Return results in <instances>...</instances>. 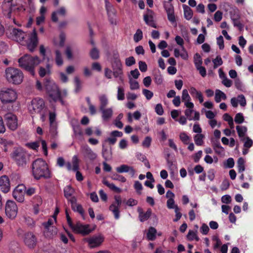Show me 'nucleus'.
<instances>
[{
  "mask_svg": "<svg viewBox=\"0 0 253 253\" xmlns=\"http://www.w3.org/2000/svg\"><path fill=\"white\" fill-rule=\"evenodd\" d=\"M185 107L187 109L184 111V114L188 120L199 121L200 120L199 112L193 109L194 107V103H193L192 106Z\"/></svg>",
  "mask_w": 253,
  "mask_h": 253,
  "instance_id": "obj_16",
  "label": "nucleus"
},
{
  "mask_svg": "<svg viewBox=\"0 0 253 253\" xmlns=\"http://www.w3.org/2000/svg\"><path fill=\"white\" fill-rule=\"evenodd\" d=\"M17 98V93L12 88L3 87L0 89V100L3 104L13 103Z\"/></svg>",
  "mask_w": 253,
  "mask_h": 253,
  "instance_id": "obj_6",
  "label": "nucleus"
},
{
  "mask_svg": "<svg viewBox=\"0 0 253 253\" xmlns=\"http://www.w3.org/2000/svg\"><path fill=\"white\" fill-rule=\"evenodd\" d=\"M115 201L109 207V210L111 211L116 219L120 218L119 208L122 203V199L120 196H115L114 197Z\"/></svg>",
  "mask_w": 253,
  "mask_h": 253,
  "instance_id": "obj_13",
  "label": "nucleus"
},
{
  "mask_svg": "<svg viewBox=\"0 0 253 253\" xmlns=\"http://www.w3.org/2000/svg\"><path fill=\"white\" fill-rule=\"evenodd\" d=\"M155 82L157 84H161L163 81V76L161 74H157L155 75L154 77Z\"/></svg>",
  "mask_w": 253,
  "mask_h": 253,
  "instance_id": "obj_64",
  "label": "nucleus"
},
{
  "mask_svg": "<svg viewBox=\"0 0 253 253\" xmlns=\"http://www.w3.org/2000/svg\"><path fill=\"white\" fill-rule=\"evenodd\" d=\"M234 161L232 158H228L226 162L224 163V167L226 168H232L234 166Z\"/></svg>",
  "mask_w": 253,
  "mask_h": 253,
  "instance_id": "obj_56",
  "label": "nucleus"
},
{
  "mask_svg": "<svg viewBox=\"0 0 253 253\" xmlns=\"http://www.w3.org/2000/svg\"><path fill=\"white\" fill-rule=\"evenodd\" d=\"M117 97L118 100L122 101L125 99V89L121 86L117 87Z\"/></svg>",
  "mask_w": 253,
  "mask_h": 253,
  "instance_id": "obj_41",
  "label": "nucleus"
},
{
  "mask_svg": "<svg viewBox=\"0 0 253 253\" xmlns=\"http://www.w3.org/2000/svg\"><path fill=\"white\" fill-rule=\"evenodd\" d=\"M8 36L12 40L21 44L26 43L28 49L31 52L34 51L38 43V38L35 29L28 36L27 40H25L27 34L20 29L11 28L7 33Z\"/></svg>",
  "mask_w": 253,
  "mask_h": 253,
  "instance_id": "obj_1",
  "label": "nucleus"
},
{
  "mask_svg": "<svg viewBox=\"0 0 253 253\" xmlns=\"http://www.w3.org/2000/svg\"><path fill=\"white\" fill-rule=\"evenodd\" d=\"M100 106L99 109L104 108L109 103L108 97L105 94H101L98 97Z\"/></svg>",
  "mask_w": 253,
  "mask_h": 253,
  "instance_id": "obj_32",
  "label": "nucleus"
},
{
  "mask_svg": "<svg viewBox=\"0 0 253 253\" xmlns=\"http://www.w3.org/2000/svg\"><path fill=\"white\" fill-rule=\"evenodd\" d=\"M242 141L244 142V147L245 148H250L253 145V140L248 136L243 138V140Z\"/></svg>",
  "mask_w": 253,
  "mask_h": 253,
  "instance_id": "obj_45",
  "label": "nucleus"
},
{
  "mask_svg": "<svg viewBox=\"0 0 253 253\" xmlns=\"http://www.w3.org/2000/svg\"><path fill=\"white\" fill-rule=\"evenodd\" d=\"M181 98L182 101L184 103L185 106H192L193 103L191 101V98L187 89H184L182 90Z\"/></svg>",
  "mask_w": 253,
  "mask_h": 253,
  "instance_id": "obj_24",
  "label": "nucleus"
},
{
  "mask_svg": "<svg viewBox=\"0 0 253 253\" xmlns=\"http://www.w3.org/2000/svg\"><path fill=\"white\" fill-rule=\"evenodd\" d=\"M227 97L226 94L219 89H216L215 91V101L217 103L220 102L222 99L225 100Z\"/></svg>",
  "mask_w": 253,
  "mask_h": 253,
  "instance_id": "obj_34",
  "label": "nucleus"
},
{
  "mask_svg": "<svg viewBox=\"0 0 253 253\" xmlns=\"http://www.w3.org/2000/svg\"><path fill=\"white\" fill-rule=\"evenodd\" d=\"M214 64V68H216L221 65L223 63L222 60L220 56H217L216 58L212 60Z\"/></svg>",
  "mask_w": 253,
  "mask_h": 253,
  "instance_id": "obj_59",
  "label": "nucleus"
},
{
  "mask_svg": "<svg viewBox=\"0 0 253 253\" xmlns=\"http://www.w3.org/2000/svg\"><path fill=\"white\" fill-rule=\"evenodd\" d=\"M25 195V186L23 184L18 185L13 192V198L18 202H24Z\"/></svg>",
  "mask_w": 253,
  "mask_h": 253,
  "instance_id": "obj_14",
  "label": "nucleus"
},
{
  "mask_svg": "<svg viewBox=\"0 0 253 253\" xmlns=\"http://www.w3.org/2000/svg\"><path fill=\"white\" fill-rule=\"evenodd\" d=\"M44 87L50 102L60 100L61 104H63V101L61 99V93L59 88L53 81L46 79L44 83Z\"/></svg>",
  "mask_w": 253,
  "mask_h": 253,
  "instance_id": "obj_4",
  "label": "nucleus"
},
{
  "mask_svg": "<svg viewBox=\"0 0 253 253\" xmlns=\"http://www.w3.org/2000/svg\"><path fill=\"white\" fill-rule=\"evenodd\" d=\"M143 38V33L140 29H137L136 33L134 35L133 40L135 42H138Z\"/></svg>",
  "mask_w": 253,
  "mask_h": 253,
  "instance_id": "obj_48",
  "label": "nucleus"
},
{
  "mask_svg": "<svg viewBox=\"0 0 253 253\" xmlns=\"http://www.w3.org/2000/svg\"><path fill=\"white\" fill-rule=\"evenodd\" d=\"M179 138L181 141L185 144H187L190 140L189 136L184 132L180 133Z\"/></svg>",
  "mask_w": 253,
  "mask_h": 253,
  "instance_id": "obj_49",
  "label": "nucleus"
},
{
  "mask_svg": "<svg viewBox=\"0 0 253 253\" xmlns=\"http://www.w3.org/2000/svg\"><path fill=\"white\" fill-rule=\"evenodd\" d=\"M237 98L238 103H239L241 106L245 107L246 105V100L244 95H239Z\"/></svg>",
  "mask_w": 253,
  "mask_h": 253,
  "instance_id": "obj_58",
  "label": "nucleus"
},
{
  "mask_svg": "<svg viewBox=\"0 0 253 253\" xmlns=\"http://www.w3.org/2000/svg\"><path fill=\"white\" fill-rule=\"evenodd\" d=\"M189 92L193 97L196 98H198L201 94H202L201 91L197 90L196 88L193 86L190 87Z\"/></svg>",
  "mask_w": 253,
  "mask_h": 253,
  "instance_id": "obj_44",
  "label": "nucleus"
},
{
  "mask_svg": "<svg viewBox=\"0 0 253 253\" xmlns=\"http://www.w3.org/2000/svg\"><path fill=\"white\" fill-rule=\"evenodd\" d=\"M56 219L55 217L49 218L47 222H43L44 236L48 238H52L57 233L58 230L55 226Z\"/></svg>",
  "mask_w": 253,
  "mask_h": 253,
  "instance_id": "obj_7",
  "label": "nucleus"
},
{
  "mask_svg": "<svg viewBox=\"0 0 253 253\" xmlns=\"http://www.w3.org/2000/svg\"><path fill=\"white\" fill-rule=\"evenodd\" d=\"M36 189L33 187H26L25 186V195L31 196L36 193Z\"/></svg>",
  "mask_w": 253,
  "mask_h": 253,
  "instance_id": "obj_60",
  "label": "nucleus"
},
{
  "mask_svg": "<svg viewBox=\"0 0 253 253\" xmlns=\"http://www.w3.org/2000/svg\"><path fill=\"white\" fill-rule=\"evenodd\" d=\"M194 64L196 68L202 66V59L199 53H196L194 56Z\"/></svg>",
  "mask_w": 253,
  "mask_h": 253,
  "instance_id": "obj_46",
  "label": "nucleus"
},
{
  "mask_svg": "<svg viewBox=\"0 0 253 253\" xmlns=\"http://www.w3.org/2000/svg\"><path fill=\"white\" fill-rule=\"evenodd\" d=\"M0 189L4 193H7L10 190L9 178L6 175L0 177Z\"/></svg>",
  "mask_w": 253,
  "mask_h": 253,
  "instance_id": "obj_20",
  "label": "nucleus"
},
{
  "mask_svg": "<svg viewBox=\"0 0 253 253\" xmlns=\"http://www.w3.org/2000/svg\"><path fill=\"white\" fill-rule=\"evenodd\" d=\"M73 192V189L69 185L66 186L64 188V195L67 199H69L72 196Z\"/></svg>",
  "mask_w": 253,
  "mask_h": 253,
  "instance_id": "obj_47",
  "label": "nucleus"
},
{
  "mask_svg": "<svg viewBox=\"0 0 253 253\" xmlns=\"http://www.w3.org/2000/svg\"><path fill=\"white\" fill-rule=\"evenodd\" d=\"M237 167L238 172L239 173H243L245 169V161L243 158H239L237 161Z\"/></svg>",
  "mask_w": 253,
  "mask_h": 253,
  "instance_id": "obj_37",
  "label": "nucleus"
},
{
  "mask_svg": "<svg viewBox=\"0 0 253 253\" xmlns=\"http://www.w3.org/2000/svg\"><path fill=\"white\" fill-rule=\"evenodd\" d=\"M112 149L111 148H107L104 145H102V156L105 161H109L112 159Z\"/></svg>",
  "mask_w": 253,
  "mask_h": 253,
  "instance_id": "obj_28",
  "label": "nucleus"
},
{
  "mask_svg": "<svg viewBox=\"0 0 253 253\" xmlns=\"http://www.w3.org/2000/svg\"><path fill=\"white\" fill-rule=\"evenodd\" d=\"M4 120L7 127L12 130H15L18 127L17 117L11 113H8L4 115Z\"/></svg>",
  "mask_w": 253,
  "mask_h": 253,
  "instance_id": "obj_12",
  "label": "nucleus"
},
{
  "mask_svg": "<svg viewBox=\"0 0 253 253\" xmlns=\"http://www.w3.org/2000/svg\"><path fill=\"white\" fill-rule=\"evenodd\" d=\"M102 114V118L105 121L109 120L113 114V110L112 107L104 108L99 109Z\"/></svg>",
  "mask_w": 253,
  "mask_h": 253,
  "instance_id": "obj_22",
  "label": "nucleus"
},
{
  "mask_svg": "<svg viewBox=\"0 0 253 253\" xmlns=\"http://www.w3.org/2000/svg\"><path fill=\"white\" fill-rule=\"evenodd\" d=\"M112 69L114 78L118 79L117 82L119 84H123L124 83V78L122 68Z\"/></svg>",
  "mask_w": 253,
  "mask_h": 253,
  "instance_id": "obj_25",
  "label": "nucleus"
},
{
  "mask_svg": "<svg viewBox=\"0 0 253 253\" xmlns=\"http://www.w3.org/2000/svg\"><path fill=\"white\" fill-rule=\"evenodd\" d=\"M5 77L8 83L19 84L23 82L24 75L22 72L17 68L8 67L5 70Z\"/></svg>",
  "mask_w": 253,
  "mask_h": 253,
  "instance_id": "obj_5",
  "label": "nucleus"
},
{
  "mask_svg": "<svg viewBox=\"0 0 253 253\" xmlns=\"http://www.w3.org/2000/svg\"><path fill=\"white\" fill-rule=\"evenodd\" d=\"M112 69L122 68V64L120 59L118 57H115L114 58L113 61L112 63Z\"/></svg>",
  "mask_w": 253,
  "mask_h": 253,
  "instance_id": "obj_43",
  "label": "nucleus"
},
{
  "mask_svg": "<svg viewBox=\"0 0 253 253\" xmlns=\"http://www.w3.org/2000/svg\"><path fill=\"white\" fill-rule=\"evenodd\" d=\"M39 74L40 77H44L46 75H49L51 74V66L49 64H47L46 67H40Z\"/></svg>",
  "mask_w": 253,
  "mask_h": 253,
  "instance_id": "obj_29",
  "label": "nucleus"
},
{
  "mask_svg": "<svg viewBox=\"0 0 253 253\" xmlns=\"http://www.w3.org/2000/svg\"><path fill=\"white\" fill-rule=\"evenodd\" d=\"M90 56L93 59H97L99 57L98 50L96 48L93 47L90 51Z\"/></svg>",
  "mask_w": 253,
  "mask_h": 253,
  "instance_id": "obj_53",
  "label": "nucleus"
},
{
  "mask_svg": "<svg viewBox=\"0 0 253 253\" xmlns=\"http://www.w3.org/2000/svg\"><path fill=\"white\" fill-rule=\"evenodd\" d=\"M174 55L176 58L181 57L184 60H187L188 57V53L184 46H182V48H181V52H180L178 48H174Z\"/></svg>",
  "mask_w": 253,
  "mask_h": 253,
  "instance_id": "obj_26",
  "label": "nucleus"
},
{
  "mask_svg": "<svg viewBox=\"0 0 253 253\" xmlns=\"http://www.w3.org/2000/svg\"><path fill=\"white\" fill-rule=\"evenodd\" d=\"M204 135L201 133L195 135L194 137L195 144L198 146H202L204 143Z\"/></svg>",
  "mask_w": 253,
  "mask_h": 253,
  "instance_id": "obj_39",
  "label": "nucleus"
},
{
  "mask_svg": "<svg viewBox=\"0 0 253 253\" xmlns=\"http://www.w3.org/2000/svg\"><path fill=\"white\" fill-rule=\"evenodd\" d=\"M129 83L131 90H136L139 88V85L138 82L131 77L129 78Z\"/></svg>",
  "mask_w": 253,
  "mask_h": 253,
  "instance_id": "obj_40",
  "label": "nucleus"
},
{
  "mask_svg": "<svg viewBox=\"0 0 253 253\" xmlns=\"http://www.w3.org/2000/svg\"><path fill=\"white\" fill-rule=\"evenodd\" d=\"M183 8L184 18L187 20H190L192 18L193 15L192 10L188 6L185 4L183 5Z\"/></svg>",
  "mask_w": 253,
  "mask_h": 253,
  "instance_id": "obj_33",
  "label": "nucleus"
},
{
  "mask_svg": "<svg viewBox=\"0 0 253 253\" xmlns=\"http://www.w3.org/2000/svg\"><path fill=\"white\" fill-rule=\"evenodd\" d=\"M104 240V236L101 233H98L85 238L84 241L89 248L95 249L101 246Z\"/></svg>",
  "mask_w": 253,
  "mask_h": 253,
  "instance_id": "obj_8",
  "label": "nucleus"
},
{
  "mask_svg": "<svg viewBox=\"0 0 253 253\" xmlns=\"http://www.w3.org/2000/svg\"><path fill=\"white\" fill-rule=\"evenodd\" d=\"M5 212L7 217L10 219H14L17 214L18 207L16 203L11 200L7 201L5 208Z\"/></svg>",
  "mask_w": 253,
  "mask_h": 253,
  "instance_id": "obj_11",
  "label": "nucleus"
},
{
  "mask_svg": "<svg viewBox=\"0 0 253 253\" xmlns=\"http://www.w3.org/2000/svg\"><path fill=\"white\" fill-rule=\"evenodd\" d=\"M134 187L138 194H141V190H142L143 187L141 183L139 181H135Z\"/></svg>",
  "mask_w": 253,
  "mask_h": 253,
  "instance_id": "obj_61",
  "label": "nucleus"
},
{
  "mask_svg": "<svg viewBox=\"0 0 253 253\" xmlns=\"http://www.w3.org/2000/svg\"><path fill=\"white\" fill-rule=\"evenodd\" d=\"M234 121L237 124H242L244 121V117L241 113H237L234 118Z\"/></svg>",
  "mask_w": 253,
  "mask_h": 253,
  "instance_id": "obj_55",
  "label": "nucleus"
},
{
  "mask_svg": "<svg viewBox=\"0 0 253 253\" xmlns=\"http://www.w3.org/2000/svg\"><path fill=\"white\" fill-rule=\"evenodd\" d=\"M24 242L29 248H33L36 245L37 240L32 233L28 232L25 234Z\"/></svg>",
  "mask_w": 253,
  "mask_h": 253,
  "instance_id": "obj_18",
  "label": "nucleus"
},
{
  "mask_svg": "<svg viewBox=\"0 0 253 253\" xmlns=\"http://www.w3.org/2000/svg\"><path fill=\"white\" fill-rule=\"evenodd\" d=\"M103 183L109 187L110 189L117 193H121L122 192V190L120 188L116 186L113 183H109L107 180L105 179L103 180Z\"/></svg>",
  "mask_w": 253,
  "mask_h": 253,
  "instance_id": "obj_36",
  "label": "nucleus"
},
{
  "mask_svg": "<svg viewBox=\"0 0 253 253\" xmlns=\"http://www.w3.org/2000/svg\"><path fill=\"white\" fill-rule=\"evenodd\" d=\"M116 170L119 173L129 172L132 177L134 176L135 173L134 169L132 167L126 165H121L116 168Z\"/></svg>",
  "mask_w": 253,
  "mask_h": 253,
  "instance_id": "obj_21",
  "label": "nucleus"
},
{
  "mask_svg": "<svg viewBox=\"0 0 253 253\" xmlns=\"http://www.w3.org/2000/svg\"><path fill=\"white\" fill-rule=\"evenodd\" d=\"M41 62V60L37 56L32 57L28 54H25L18 59L19 67L29 72L33 76L35 75V67Z\"/></svg>",
  "mask_w": 253,
  "mask_h": 253,
  "instance_id": "obj_3",
  "label": "nucleus"
},
{
  "mask_svg": "<svg viewBox=\"0 0 253 253\" xmlns=\"http://www.w3.org/2000/svg\"><path fill=\"white\" fill-rule=\"evenodd\" d=\"M142 93L147 100L151 99L154 95L152 91L147 89H143L142 90Z\"/></svg>",
  "mask_w": 253,
  "mask_h": 253,
  "instance_id": "obj_57",
  "label": "nucleus"
},
{
  "mask_svg": "<svg viewBox=\"0 0 253 253\" xmlns=\"http://www.w3.org/2000/svg\"><path fill=\"white\" fill-rule=\"evenodd\" d=\"M152 139L150 136H147L142 142V146L146 148H149L151 145Z\"/></svg>",
  "mask_w": 253,
  "mask_h": 253,
  "instance_id": "obj_62",
  "label": "nucleus"
},
{
  "mask_svg": "<svg viewBox=\"0 0 253 253\" xmlns=\"http://www.w3.org/2000/svg\"><path fill=\"white\" fill-rule=\"evenodd\" d=\"M81 150L84 157L89 161H94L97 158V154L86 144L81 146Z\"/></svg>",
  "mask_w": 253,
  "mask_h": 253,
  "instance_id": "obj_17",
  "label": "nucleus"
},
{
  "mask_svg": "<svg viewBox=\"0 0 253 253\" xmlns=\"http://www.w3.org/2000/svg\"><path fill=\"white\" fill-rule=\"evenodd\" d=\"M71 228L75 233H80L84 235L89 234L93 230L90 228L89 225L83 224L80 222H78L76 224L74 225Z\"/></svg>",
  "mask_w": 253,
  "mask_h": 253,
  "instance_id": "obj_15",
  "label": "nucleus"
},
{
  "mask_svg": "<svg viewBox=\"0 0 253 253\" xmlns=\"http://www.w3.org/2000/svg\"><path fill=\"white\" fill-rule=\"evenodd\" d=\"M187 239L190 241L195 240L197 241L199 240V237L197 236L196 232L193 230H189L187 235Z\"/></svg>",
  "mask_w": 253,
  "mask_h": 253,
  "instance_id": "obj_42",
  "label": "nucleus"
},
{
  "mask_svg": "<svg viewBox=\"0 0 253 253\" xmlns=\"http://www.w3.org/2000/svg\"><path fill=\"white\" fill-rule=\"evenodd\" d=\"M56 64L58 66H61L63 64V61L61 52L58 50L55 51V57Z\"/></svg>",
  "mask_w": 253,
  "mask_h": 253,
  "instance_id": "obj_38",
  "label": "nucleus"
},
{
  "mask_svg": "<svg viewBox=\"0 0 253 253\" xmlns=\"http://www.w3.org/2000/svg\"><path fill=\"white\" fill-rule=\"evenodd\" d=\"M32 174L35 179L37 180L51 177V172L47 163L42 159H38L33 162Z\"/></svg>",
  "mask_w": 253,
  "mask_h": 253,
  "instance_id": "obj_2",
  "label": "nucleus"
},
{
  "mask_svg": "<svg viewBox=\"0 0 253 253\" xmlns=\"http://www.w3.org/2000/svg\"><path fill=\"white\" fill-rule=\"evenodd\" d=\"M74 82L75 84V91L79 92L82 87V82L78 77H75L74 78Z\"/></svg>",
  "mask_w": 253,
  "mask_h": 253,
  "instance_id": "obj_54",
  "label": "nucleus"
},
{
  "mask_svg": "<svg viewBox=\"0 0 253 253\" xmlns=\"http://www.w3.org/2000/svg\"><path fill=\"white\" fill-rule=\"evenodd\" d=\"M157 230L153 227L149 228L147 233V238L148 240L153 241L156 237Z\"/></svg>",
  "mask_w": 253,
  "mask_h": 253,
  "instance_id": "obj_35",
  "label": "nucleus"
},
{
  "mask_svg": "<svg viewBox=\"0 0 253 253\" xmlns=\"http://www.w3.org/2000/svg\"><path fill=\"white\" fill-rule=\"evenodd\" d=\"M145 23L153 28H156L157 26L154 20V12L151 9H147V13L143 16Z\"/></svg>",
  "mask_w": 253,
  "mask_h": 253,
  "instance_id": "obj_19",
  "label": "nucleus"
},
{
  "mask_svg": "<svg viewBox=\"0 0 253 253\" xmlns=\"http://www.w3.org/2000/svg\"><path fill=\"white\" fill-rule=\"evenodd\" d=\"M72 208L74 211L80 213L82 216L84 218V211L80 205L76 204L72 206Z\"/></svg>",
  "mask_w": 253,
  "mask_h": 253,
  "instance_id": "obj_50",
  "label": "nucleus"
},
{
  "mask_svg": "<svg viewBox=\"0 0 253 253\" xmlns=\"http://www.w3.org/2000/svg\"><path fill=\"white\" fill-rule=\"evenodd\" d=\"M139 217L141 222H144L147 220L151 216L152 211L151 209H148L146 212H143L141 209H138Z\"/></svg>",
  "mask_w": 253,
  "mask_h": 253,
  "instance_id": "obj_27",
  "label": "nucleus"
},
{
  "mask_svg": "<svg viewBox=\"0 0 253 253\" xmlns=\"http://www.w3.org/2000/svg\"><path fill=\"white\" fill-rule=\"evenodd\" d=\"M66 13V10L65 7H61L58 10L55 12H53L52 14V20L54 22H57L58 21V18L57 15L58 14L61 16H65Z\"/></svg>",
  "mask_w": 253,
  "mask_h": 253,
  "instance_id": "obj_30",
  "label": "nucleus"
},
{
  "mask_svg": "<svg viewBox=\"0 0 253 253\" xmlns=\"http://www.w3.org/2000/svg\"><path fill=\"white\" fill-rule=\"evenodd\" d=\"M28 108L31 114L41 113L44 108L43 100L39 98L33 99Z\"/></svg>",
  "mask_w": 253,
  "mask_h": 253,
  "instance_id": "obj_10",
  "label": "nucleus"
},
{
  "mask_svg": "<svg viewBox=\"0 0 253 253\" xmlns=\"http://www.w3.org/2000/svg\"><path fill=\"white\" fill-rule=\"evenodd\" d=\"M67 169L68 170H73L77 171L79 169V160L78 157L76 155L74 156L72 158V166L70 162H68L65 164Z\"/></svg>",
  "mask_w": 253,
  "mask_h": 253,
  "instance_id": "obj_23",
  "label": "nucleus"
},
{
  "mask_svg": "<svg viewBox=\"0 0 253 253\" xmlns=\"http://www.w3.org/2000/svg\"><path fill=\"white\" fill-rule=\"evenodd\" d=\"M236 130L241 140H243V138H245V136L247 132V127L243 126H237Z\"/></svg>",
  "mask_w": 253,
  "mask_h": 253,
  "instance_id": "obj_31",
  "label": "nucleus"
},
{
  "mask_svg": "<svg viewBox=\"0 0 253 253\" xmlns=\"http://www.w3.org/2000/svg\"><path fill=\"white\" fill-rule=\"evenodd\" d=\"M223 13L220 11H217L214 14V20L216 22H219L222 18Z\"/></svg>",
  "mask_w": 253,
  "mask_h": 253,
  "instance_id": "obj_63",
  "label": "nucleus"
},
{
  "mask_svg": "<svg viewBox=\"0 0 253 253\" xmlns=\"http://www.w3.org/2000/svg\"><path fill=\"white\" fill-rule=\"evenodd\" d=\"M164 8L167 14L174 12V8L170 2H166L164 3Z\"/></svg>",
  "mask_w": 253,
  "mask_h": 253,
  "instance_id": "obj_52",
  "label": "nucleus"
},
{
  "mask_svg": "<svg viewBox=\"0 0 253 253\" xmlns=\"http://www.w3.org/2000/svg\"><path fill=\"white\" fill-rule=\"evenodd\" d=\"M11 157L19 166L26 164V154L21 148L16 149L11 154Z\"/></svg>",
  "mask_w": 253,
  "mask_h": 253,
  "instance_id": "obj_9",
  "label": "nucleus"
},
{
  "mask_svg": "<svg viewBox=\"0 0 253 253\" xmlns=\"http://www.w3.org/2000/svg\"><path fill=\"white\" fill-rule=\"evenodd\" d=\"M164 8L167 14L174 12V8L170 2H166L164 3Z\"/></svg>",
  "mask_w": 253,
  "mask_h": 253,
  "instance_id": "obj_51",
  "label": "nucleus"
}]
</instances>
